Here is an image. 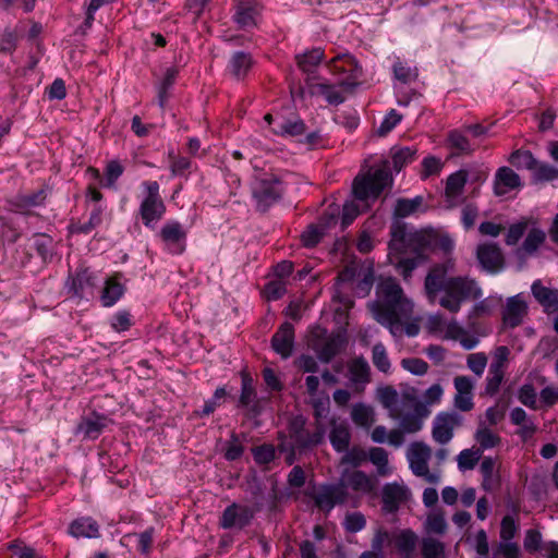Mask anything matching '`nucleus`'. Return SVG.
I'll return each mask as SVG.
<instances>
[{"mask_svg": "<svg viewBox=\"0 0 558 558\" xmlns=\"http://www.w3.org/2000/svg\"><path fill=\"white\" fill-rule=\"evenodd\" d=\"M283 194V184L274 173H264L258 178L253 187V197L256 201L257 210L265 213L272 204L278 202Z\"/></svg>", "mask_w": 558, "mask_h": 558, "instance_id": "0eeeda50", "label": "nucleus"}, {"mask_svg": "<svg viewBox=\"0 0 558 558\" xmlns=\"http://www.w3.org/2000/svg\"><path fill=\"white\" fill-rule=\"evenodd\" d=\"M343 339L340 335L330 336L325 339H315L312 342V348L316 352L319 361L329 363L337 354L340 353L343 347Z\"/></svg>", "mask_w": 558, "mask_h": 558, "instance_id": "b1692460", "label": "nucleus"}, {"mask_svg": "<svg viewBox=\"0 0 558 558\" xmlns=\"http://www.w3.org/2000/svg\"><path fill=\"white\" fill-rule=\"evenodd\" d=\"M367 460H369L377 469L380 476H387L391 473L389 466L388 453L381 447H373L367 452Z\"/></svg>", "mask_w": 558, "mask_h": 558, "instance_id": "ea45409f", "label": "nucleus"}, {"mask_svg": "<svg viewBox=\"0 0 558 558\" xmlns=\"http://www.w3.org/2000/svg\"><path fill=\"white\" fill-rule=\"evenodd\" d=\"M124 171L123 166L118 160H111L107 163L105 170V182L102 183L106 187H113L117 180L122 175Z\"/></svg>", "mask_w": 558, "mask_h": 558, "instance_id": "bf43d9fd", "label": "nucleus"}, {"mask_svg": "<svg viewBox=\"0 0 558 558\" xmlns=\"http://www.w3.org/2000/svg\"><path fill=\"white\" fill-rule=\"evenodd\" d=\"M343 525L347 532L356 533L365 527L366 520L361 512H352L345 515Z\"/></svg>", "mask_w": 558, "mask_h": 558, "instance_id": "338daca9", "label": "nucleus"}, {"mask_svg": "<svg viewBox=\"0 0 558 558\" xmlns=\"http://www.w3.org/2000/svg\"><path fill=\"white\" fill-rule=\"evenodd\" d=\"M416 147H392L391 148V159L393 169L396 171H400L404 166L413 162L416 159Z\"/></svg>", "mask_w": 558, "mask_h": 558, "instance_id": "a19ab883", "label": "nucleus"}, {"mask_svg": "<svg viewBox=\"0 0 558 558\" xmlns=\"http://www.w3.org/2000/svg\"><path fill=\"white\" fill-rule=\"evenodd\" d=\"M521 179L518 173H515L509 167H500L494 180V192L497 196H502L507 194L509 191L521 187Z\"/></svg>", "mask_w": 558, "mask_h": 558, "instance_id": "a878e982", "label": "nucleus"}, {"mask_svg": "<svg viewBox=\"0 0 558 558\" xmlns=\"http://www.w3.org/2000/svg\"><path fill=\"white\" fill-rule=\"evenodd\" d=\"M468 367L481 377L487 366V356L484 352L471 353L466 357Z\"/></svg>", "mask_w": 558, "mask_h": 558, "instance_id": "e2e57ef3", "label": "nucleus"}, {"mask_svg": "<svg viewBox=\"0 0 558 558\" xmlns=\"http://www.w3.org/2000/svg\"><path fill=\"white\" fill-rule=\"evenodd\" d=\"M558 179V169L549 163L537 161V166L533 170L534 182H549Z\"/></svg>", "mask_w": 558, "mask_h": 558, "instance_id": "6e6d98bb", "label": "nucleus"}, {"mask_svg": "<svg viewBox=\"0 0 558 558\" xmlns=\"http://www.w3.org/2000/svg\"><path fill=\"white\" fill-rule=\"evenodd\" d=\"M159 236L171 254L179 255L185 251L186 231L179 221L166 222L160 229Z\"/></svg>", "mask_w": 558, "mask_h": 558, "instance_id": "4468645a", "label": "nucleus"}, {"mask_svg": "<svg viewBox=\"0 0 558 558\" xmlns=\"http://www.w3.org/2000/svg\"><path fill=\"white\" fill-rule=\"evenodd\" d=\"M256 509L253 507L232 502L223 510L219 519V525L225 530H243L251 524Z\"/></svg>", "mask_w": 558, "mask_h": 558, "instance_id": "9b49d317", "label": "nucleus"}, {"mask_svg": "<svg viewBox=\"0 0 558 558\" xmlns=\"http://www.w3.org/2000/svg\"><path fill=\"white\" fill-rule=\"evenodd\" d=\"M418 536L411 529L391 532V546L401 558H414Z\"/></svg>", "mask_w": 558, "mask_h": 558, "instance_id": "412c9836", "label": "nucleus"}, {"mask_svg": "<svg viewBox=\"0 0 558 558\" xmlns=\"http://www.w3.org/2000/svg\"><path fill=\"white\" fill-rule=\"evenodd\" d=\"M110 420L102 414L93 412L87 416H83L76 427V434L83 435L87 439H96L104 429L109 425Z\"/></svg>", "mask_w": 558, "mask_h": 558, "instance_id": "5701e85b", "label": "nucleus"}, {"mask_svg": "<svg viewBox=\"0 0 558 558\" xmlns=\"http://www.w3.org/2000/svg\"><path fill=\"white\" fill-rule=\"evenodd\" d=\"M430 457L432 449L423 441L412 442L407 451V459L412 473L430 484H436L439 482L440 475L429 471L428 461Z\"/></svg>", "mask_w": 558, "mask_h": 558, "instance_id": "6e6552de", "label": "nucleus"}, {"mask_svg": "<svg viewBox=\"0 0 558 558\" xmlns=\"http://www.w3.org/2000/svg\"><path fill=\"white\" fill-rule=\"evenodd\" d=\"M329 440L337 452L347 451L351 441V432L348 423L332 417L330 420Z\"/></svg>", "mask_w": 558, "mask_h": 558, "instance_id": "bb28decb", "label": "nucleus"}, {"mask_svg": "<svg viewBox=\"0 0 558 558\" xmlns=\"http://www.w3.org/2000/svg\"><path fill=\"white\" fill-rule=\"evenodd\" d=\"M233 21L242 29L256 27L263 11L257 0H234Z\"/></svg>", "mask_w": 558, "mask_h": 558, "instance_id": "f8f14e48", "label": "nucleus"}, {"mask_svg": "<svg viewBox=\"0 0 558 558\" xmlns=\"http://www.w3.org/2000/svg\"><path fill=\"white\" fill-rule=\"evenodd\" d=\"M451 262L435 265L425 278V291L428 300L436 302L437 294L442 292L438 303L450 313H458L466 301H475L482 296V289L477 282L469 277L445 278Z\"/></svg>", "mask_w": 558, "mask_h": 558, "instance_id": "f257e3e1", "label": "nucleus"}, {"mask_svg": "<svg viewBox=\"0 0 558 558\" xmlns=\"http://www.w3.org/2000/svg\"><path fill=\"white\" fill-rule=\"evenodd\" d=\"M510 355V350L506 345H499L495 349L493 353V360L489 365V369L494 371H502L505 373L508 360Z\"/></svg>", "mask_w": 558, "mask_h": 558, "instance_id": "052dcab7", "label": "nucleus"}, {"mask_svg": "<svg viewBox=\"0 0 558 558\" xmlns=\"http://www.w3.org/2000/svg\"><path fill=\"white\" fill-rule=\"evenodd\" d=\"M324 58V50L322 48H313L302 54L296 56L299 68L305 72H313Z\"/></svg>", "mask_w": 558, "mask_h": 558, "instance_id": "58836bf2", "label": "nucleus"}, {"mask_svg": "<svg viewBox=\"0 0 558 558\" xmlns=\"http://www.w3.org/2000/svg\"><path fill=\"white\" fill-rule=\"evenodd\" d=\"M457 393L454 396V405L461 411H470L473 409V388L474 384L468 376H457L453 380Z\"/></svg>", "mask_w": 558, "mask_h": 558, "instance_id": "393cba45", "label": "nucleus"}, {"mask_svg": "<svg viewBox=\"0 0 558 558\" xmlns=\"http://www.w3.org/2000/svg\"><path fill=\"white\" fill-rule=\"evenodd\" d=\"M519 401L525 407L536 410L537 409V395L536 390L531 384L523 385L518 392Z\"/></svg>", "mask_w": 558, "mask_h": 558, "instance_id": "680f3d73", "label": "nucleus"}, {"mask_svg": "<svg viewBox=\"0 0 558 558\" xmlns=\"http://www.w3.org/2000/svg\"><path fill=\"white\" fill-rule=\"evenodd\" d=\"M468 133L462 129H454L448 132L447 143L450 149L457 155H471L475 146L469 140Z\"/></svg>", "mask_w": 558, "mask_h": 558, "instance_id": "7c9ffc66", "label": "nucleus"}, {"mask_svg": "<svg viewBox=\"0 0 558 558\" xmlns=\"http://www.w3.org/2000/svg\"><path fill=\"white\" fill-rule=\"evenodd\" d=\"M350 379L354 384H367L371 381V367L363 357H355L349 364Z\"/></svg>", "mask_w": 558, "mask_h": 558, "instance_id": "e433bc0d", "label": "nucleus"}, {"mask_svg": "<svg viewBox=\"0 0 558 558\" xmlns=\"http://www.w3.org/2000/svg\"><path fill=\"white\" fill-rule=\"evenodd\" d=\"M401 366L413 375L422 376L428 371V364L417 357H408L401 361Z\"/></svg>", "mask_w": 558, "mask_h": 558, "instance_id": "69168bd1", "label": "nucleus"}, {"mask_svg": "<svg viewBox=\"0 0 558 558\" xmlns=\"http://www.w3.org/2000/svg\"><path fill=\"white\" fill-rule=\"evenodd\" d=\"M69 533L74 537L97 538L99 536V525L89 517L80 518L70 524Z\"/></svg>", "mask_w": 558, "mask_h": 558, "instance_id": "2f4dec72", "label": "nucleus"}, {"mask_svg": "<svg viewBox=\"0 0 558 558\" xmlns=\"http://www.w3.org/2000/svg\"><path fill=\"white\" fill-rule=\"evenodd\" d=\"M377 300L372 302L368 307L378 323L389 322L393 318V313H401L407 302L403 290L398 281L388 277L383 279L376 289Z\"/></svg>", "mask_w": 558, "mask_h": 558, "instance_id": "7ed1b4c3", "label": "nucleus"}, {"mask_svg": "<svg viewBox=\"0 0 558 558\" xmlns=\"http://www.w3.org/2000/svg\"><path fill=\"white\" fill-rule=\"evenodd\" d=\"M178 76V70L175 68H168L161 83L158 86V104L160 108H165L169 90L173 86Z\"/></svg>", "mask_w": 558, "mask_h": 558, "instance_id": "de8ad7c7", "label": "nucleus"}, {"mask_svg": "<svg viewBox=\"0 0 558 558\" xmlns=\"http://www.w3.org/2000/svg\"><path fill=\"white\" fill-rule=\"evenodd\" d=\"M378 398L383 407L389 410L391 417H401V409L399 407V393L393 387L386 386L379 389Z\"/></svg>", "mask_w": 558, "mask_h": 558, "instance_id": "c9c22d12", "label": "nucleus"}, {"mask_svg": "<svg viewBox=\"0 0 558 558\" xmlns=\"http://www.w3.org/2000/svg\"><path fill=\"white\" fill-rule=\"evenodd\" d=\"M447 333L451 339L459 341L462 348L465 350L474 349L480 342L477 336L471 335L466 329L459 326L456 322H452L448 325Z\"/></svg>", "mask_w": 558, "mask_h": 558, "instance_id": "f704fd0d", "label": "nucleus"}, {"mask_svg": "<svg viewBox=\"0 0 558 558\" xmlns=\"http://www.w3.org/2000/svg\"><path fill=\"white\" fill-rule=\"evenodd\" d=\"M121 274H114L105 281L101 290L100 301L105 307L114 305L124 294L125 288L120 281Z\"/></svg>", "mask_w": 558, "mask_h": 558, "instance_id": "c756f323", "label": "nucleus"}, {"mask_svg": "<svg viewBox=\"0 0 558 558\" xmlns=\"http://www.w3.org/2000/svg\"><path fill=\"white\" fill-rule=\"evenodd\" d=\"M531 290L533 296L541 305L558 310V290L544 287L539 280L533 282Z\"/></svg>", "mask_w": 558, "mask_h": 558, "instance_id": "473e14b6", "label": "nucleus"}, {"mask_svg": "<svg viewBox=\"0 0 558 558\" xmlns=\"http://www.w3.org/2000/svg\"><path fill=\"white\" fill-rule=\"evenodd\" d=\"M252 66V56L243 51L233 53L229 62L230 72L238 80L244 78Z\"/></svg>", "mask_w": 558, "mask_h": 558, "instance_id": "72a5a7b5", "label": "nucleus"}, {"mask_svg": "<svg viewBox=\"0 0 558 558\" xmlns=\"http://www.w3.org/2000/svg\"><path fill=\"white\" fill-rule=\"evenodd\" d=\"M461 424L459 414L441 412L436 415L433 424L432 436L439 445H446L453 438L454 428Z\"/></svg>", "mask_w": 558, "mask_h": 558, "instance_id": "2eb2a0df", "label": "nucleus"}, {"mask_svg": "<svg viewBox=\"0 0 558 558\" xmlns=\"http://www.w3.org/2000/svg\"><path fill=\"white\" fill-rule=\"evenodd\" d=\"M272 131L279 135L298 136L305 132V124L300 119H281L280 121L276 122Z\"/></svg>", "mask_w": 558, "mask_h": 558, "instance_id": "37998d69", "label": "nucleus"}, {"mask_svg": "<svg viewBox=\"0 0 558 558\" xmlns=\"http://www.w3.org/2000/svg\"><path fill=\"white\" fill-rule=\"evenodd\" d=\"M468 182V171L458 170L450 174L446 182V198L450 206H457L463 194L464 186Z\"/></svg>", "mask_w": 558, "mask_h": 558, "instance_id": "cd10ccee", "label": "nucleus"}, {"mask_svg": "<svg viewBox=\"0 0 558 558\" xmlns=\"http://www.w3.org/2000/svg\"><path fill=\"white\" fill-rule=\"evenodd\" d=\"M294 338L293 325L289 322H284L271 337V348L282 359H288L293 352Z\"/></svg>", "mask_w": 558, "mask_h": 558, "instance_id": "aec40b11", "label": "nucleus"}, {"mask_svg": "<svg viewBox=\"0 0 558 558\" xmlns=\"http://www.w3.org/2000/svg\"><path fill=\"white\" fill-rule=\"evenodd\" d=\"M392 184V175L388 161L383 166L371 169L365 174L357 175L352 184V192L355 199L366 203L376 201L381 192Z\"/></svg>", "mask_w": 558, "mask_h": 558, "instance_id": "20e7f679", "label": "nucleus"}, {"mask_svg": "<svg viewBox=\"0 0 558 558\" xmlns=\"http://www.w3.org/2000/svg\"><path fill=\"white\" fill-rule=\"evenodd\" d=\"M545 240V231L534 227L529 230L527 235L525 236L522 246L520 247V251H523L527 255H532L539 248V246L544 244Z\"/></svg>", "mask_w": 558, "mask_h": 558, "instance_id": "79ce46f5", "label": "nucleus"}, {"mask_svg": "<svg viewBox=\"0 0 558 558\" xmlns=\"http://www.w3.org/2000/svg\"><path fill=\"white\" fill-rule=\"evenodd\" d=\"M408 498V488L399 483H387L381 490L383 510L387 513L396 512Z\"/></svg>", "mask_w": 558, "mask_h": 558, "instance_id": "4be33fe9", "label": "nucleus"}, {"mask_svg": "<svg viewBox=\"0 0 558 558\" xmlns=\"http://www.w3.org/2000/svg\"><path fill=\"white\" fill-rule=\"evenodd\" d=\"M476 258L481 266L489 272L499 271L505 264V258L500 247L498 244L492 242L478 244L476 248Z\"/></svg>", "mask_w": 558, "mask_h": 558, "instance_id": "a211bd4d", "label": "nucleus"}, {"mask_svg": "<svg viewBox=\"0 0 558 558\" xmlns=\"http://www.w3.org/2000/svg\"><path fill=\"white\" fill-rule=\"evenodd\" d=\"M253 458L257 464H268L275 460L276 448L274 445L264 444L252 450Z\"/></svg>", "mask_w": 558, "mask_h": 558, "instance_id": "13d9d810", "label": "nucleus"}, {"mask_svg": "<svg viewBox=\"0 0 558 558\" xmlns=\"http://www.w3.org/2000/svg\"><path fill=\"white\" fill-rule=\"evenodd\" d=\"M311 94L324 96L330 105H340L345 100V97L336 88V86L327 83H313L310 84Z\"/></svg>", "mask_w": 558, "mask_h": 558, "instance_id": "4c0bfd02", "label": "nucleus"}, {"mask_svg": "<svg viewBox=\"0 0 558 558\" xmlns=\"http://www.w3.org/2000/svg\"><path fill=\"white\" fill-rule=\"evenodd\" d=\"M341 480L342 482L340 484H343L345 489L350 488L355 493L364 495L375 493L378 486L376 477L360 470L343 472Z\"/></svg>", "mask_w": 558, "mask_h": 558, "instance_id": "f3484780", "label": "nucleus"}, {"mask_svg": "<svg viewBox=\"0 0 558 558\" xmlns=\"http://www.w3.org/2000/svg\"><path fill=\"white\" fill-rule=\"evenodd\" d=\"M422 555L424 558H445V545L434 537H424Z\"/></svg>", "mask_w": 558, "mask_h": 558, "instance_id": "5fc2aeb1", "label": "nucleus"}, {"mask_svg": "<svg viewBox=\"0 0 558 558\" xmlns=\"http://www.w3.org/2000/svg\"><path fill=\"white\" fill-rule=\"evenodd\" d=\"M414 243L420 247L417 256L400 257L397 260V270L405 281L412 277V271L416 267L427 260L428 251L441 250L444 253H450L454 245L449 235L427 230H421L414 236Z\"/></svg>", "mask_w": 558, "mask_h": 558, "instance_id": "f03ea898", "label": "nucleus"}, {"mask_svg": "<svg viewBox=\"0 0 558 558\" xmlns=\"http://www.w3.org/2000/svg\"><path fill=\"white\" fill-rule=\"evenodd\" d=\"M418 232L420 231L408 232L407 226L400 221L392 225L390 230L389 260L396 268L397 260L400 257L417 256V253H420V247L414 243V236Z\"/></svg>", "mask_w": 558, "mask_h": 558, "instance_id": "423d86ee", "label": "nucleus"}, {"mask_svg": "<svg viewBox=\"0 0 558 558\" xmlns=\"http://www.w3.org/2000/svg\"><path fill=\"white\" fill-rule=\"evenodd\" d=\"M372 362L379 372L385 374L390 372L391 363L387 350L381 342L374 344L372 349Z\"/></svg>", "mask_w": 558, "mask_h": 558, "instance_id": "3c124183", "label": "nucleus"}, {"mask_svg": "<svg viewBox=\"0 0 558 558\" xmlns=\"http://www.w3.org/2000/svg\"><path fill=\"white\" fill-rule=\"evenodd\" d=\"M343 453L344 454L340 459L341 465L357 468L367 460V452L357 446L347 449Z\"/></svg>", "mask_w": 558, "mask_h": 558, "instance_id": "864d4df0", "label": "nucleus"}, {"mask_svg": "<svg viewBox=\"0 0 558 558\" xmlns=\"http://www.w3.org/2000/svg\"><path fill=\"white\" fill-rule=\"evenodd\" d=\"M527 310L529 306L520 294L508 298L502 310V323L505 327L513 329L520 326L527 315Z\"/></svg>", "mask_w": 558, "mask_h": 558, "instance_id": "6ab92c4d", "label": "nucleus"}, {"mask_svg": "<svg viewBox=\"0 0 558 558\" xmlns=\"http://www.w3.org/2000/svg\"><path fill=\"white\" fill-rule=\"evenodd\" d=\"M98 276L88 268H80L75 274L70 275L66 280V288L74 296L85 298L93 295L98 287Z\"/></svg>", "mask_w": 558, "mask_h": 558, "instance_id": "ddd939ff", "label": "nucleus"}, {"mask_svg": "<svg viewBox=\"0 0 558 558\" xmlns=\"http://www.w3.org/2000/svg\"><path fill=\"white\" fill-rule=\"evenodd\" d=\"M147 194L140 206V214L143 223L149 227L153 222L160 220L166 213V206L159 194V184L156 181L143 183Z\"/></svg>", "mask_w": 558, "mask_h": 558, "instance_id": "1a4fd4ad", "label": "nucleus"}, {"mask_svg": "<svg viewBox=\"0 0 558 558\" xmlns=\"http://www.w3.org/2000/svg\"><path fill=\"white\" fill-rule=\"evenodd\" d=\"M393 74L395 77L403 84L414 82L418 76L416 68H411L401 61L395 62Z\"/></svg>", "mask_w": 558, "mask_h": 558, "instance_id": "4d7b16f0", "label": "nucleus"}, {"mask_svg": "<svg viewBox=\"0 0 558 558\" xmlns=\"http://www.w3.org/2000/svg\"><path fill=\"white\" fill-rule=\"evenodd\" d=\"M351 417L356 425L365 428H369L375 422L373 409L362 403L353 407Z\"/></svg>", "mask_w": 558, "mask_h": 558, "instance_id": "09e8293b", "label": "nucleus"}, {"mask_svg": "<svg viewBox=\"0 0 558 558\" xmlns=\"http://www.w3.org/2000/svg\"><path fill=\"white\" fill-rule=\"evenodd\" d=\"M102 221V208L101 206H96L90 213L89 219L84 223H72L71 232L73 233H89L96 227H98Z\"/></svg>", "mask_w": 558, "mask_h": 558, "instance_id": "8fccbe9b", "label": "nucleus"}, {"mask_svg": "<svg viewBox=\"0 0 558 558\" xmlns=\"http://www.w3.org/2000/svg\"><path fill=\"white\" fill-rule=\"evenodd\" d=\"M482 449L476 447L463 449L457 457L458 468L460 471L473 470L482 458Z\"/></svg>", "mask_w": 558, "mask_h": 558, "instance_id": "a18cd8bd", "label": "nucleus"}, {"mask_svg": "<svg viewBox=\"0 0 558 558\" xmlns=\"http://www.w3.org/2000/svg\"><path fill=\"white\" fill-rule=\"evenodd\" d=\"M537 159L534 158L530 150L518 149L514 150L510 157L509 162L518 169H527L533 172L537 166Z\"/></svg>", "mask_w": 558, "mask_h": 558, "instance_id": "49530a36", "label": "nucleus"}, {"mask_svg": "<svg viewBox=\"0 0 558 558\" xmlns=\"http://www.w3.org/2000/svg\"><path fill=\"white\" fill-rule=\"evenodd\" d=\"M244 452V447L241 444L238 435L235 433L231 434L230 440L227 444L225 458L228 461H235L241 458Z\"/></svg>", "mask_w": 558, "mask_h": 558, "instance_id": "0e129e2a", "label": "nucleus"}, {"mask_svg": "<svg viewBox=\"0 0 558 558\" xmlns=\"http://www.w3.org/2000/svg\"><path fill=\"white\" fill-rule=\"evenodd\" d=\"M288 441L302 452L320 445L325 439V426L322 422H315V430L306 428V418L303 415L292 417L288 425Z\"/></svg>", "mask_w": 558, "mask_h": 558, "instance_id": "39448f33", "label": "nucleus"}, {"mask_svg": "<svg viewBox=\"0 0 558 558\" xmlns=\"http://www.w3.org/2000/svg\"><path fill=\"white\" fill-rule=\"evenodd\" d=\"M315 506L325 512H330L336 505H343L349 494L343 484L322 485L317 492L306 493Z\"/></svg>", "mask_w": 558, "mask_h": 558, "instance_id": "9d476101", "label": "nucleus"}, {"mask_svg": "<svg viewBox=\"0 0 558 558\" xmlns=\"http://www.w3.org/2000/svg\"><path fill=\"white\" fill-rule=\"evenodd\" d=\"M330 70L336 74H348L347 80H343L340 85L344 87L356 86L355 80L362 74V68L359 65L355 58L349 53L339 54L329 62Z\"/></svg>", "mask_w": 558, "mask_h": 558, "instance_id": "dca6fc26", "label": "nucleus"}, {"mask_svg": "<svg viewBox=\"0 0 558 558\" xmlns=\"http://www.w3.org/2000/svg\"><path fill=\"white\" fill-rule=\"evenodd\" d=\"M427 533L444 535L447 531V522L442 514H432L425 523Z\"/></svg>", "mask_w": 558, "mask_h": 558, "instance_id": "774afa93", "label": "nucleus"}, {"mask_svg": "<svg viewBox=\"0 0 558 558\" xmlns=\"http://www.w3.org/2000/svg\"><path fill=\"white\" fill-rule=\"evenodd\" d=\"M239 407L247 408L253 415H258L262 411L257 400V393L253 385V378L245 373L242 374Z\"/></svg>", "mask_w": 558, "mask_h": 558, "instance_id": "c85d7f7f", "label": "nucleus"}, {"mask_svg": "<svg viewBox=\"0 0 558 558\" xmlns=\"http://www.w3.org/2000/svg\"><path fill=\"white\" fill-rule=\"evenodd\" d=\"M423 204V197L416 196L414 198H398L393 209V215L397 218H405L414 214Z\"/></svg>", "mask_w": 558, "mask_h": 558, "instance_id": "c03bdc74", "label": "nucleus"}, {"mask_svg": "<svg viewBox=\"0 0 558 558\" xmlns=\"http://www.w3.org/2000/svg\"><path fill=\"white\" fill-rule=\"evenodd\" d=\"M474 438L480 445L477 449H482V452L500 444V437L486 426L480 427L476 430Z\"/></svg>", "mask_w": 558, "mask_h": 558, "instance_id": "603ef678", "label": "nucleus"}]
</instances>
